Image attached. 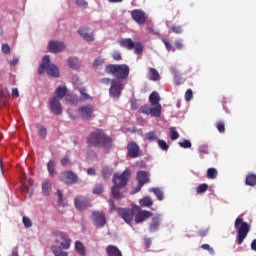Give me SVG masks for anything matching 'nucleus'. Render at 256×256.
Here are the masks:
<instances>
[{
    "label": "nucleus",
    "mask_w": 256,
    "mask_h": 256,
    "mask_svg": "<svg viewBox=\"0 0 256 256\" xmlns=\"http://www.w3.org/2000/svg\"><path fill=\"white\" fill-rule=\"evenodd\" d=\"M256 184V175H248L246 177V185H250L251 187H253V185Z\"/></svg>",
    "instance_id": "58836bf2"
},
{
    "label": "nucleus",
    "mask_w": 256,
    "mask_h": 256,
    "mask_svg": "<svg viewBox=\"0 0 256 256\" xmlns=\"http://www.w3.org/2000/svg\"><path fill=\"white\" fill-rule=\"evenodd\" d=\"M18 63H19V58H13V60L9 62V65H11L12 67H15V65H17Z\"/></svg>",
    "instance_id": "680f3d73"
},
{
    "label": "nucleus",
    "mask_w": 256,
    "mask_h": 256,
    "mask_svg": "<svg viewBox=\"0 0 256 256\" xmlns=\"http://www.w3.org/2000/svg\"><path fill=\"white\" fill-rule=\"evenodd\" d=\"M150 192L154 193L159 201H163V199H165V196H163V191L159 188H151Z\"/></svg>",
    "instance_id": "2f4dec72"
},
{
    "label": "nucleus",
    "mask_w": 256,
    "mask_h": 256,
    "mask_svg": "<svg viewBox=\"0 0 256 256\" xmlns=\"http://www.w3.org/2000/svg\"><path fill=\"white\" fill-rule=\"evenodd\" d=\"M12 97H19V90L17 88L12 89Z\"/></svg>",
    "instance_id": "e2e57ef3"
},
{
    "label": "nucleus",
    "mask_w": 256,
    "mask_h": 256,
    "mask_svg": "<svg viewBox=\"0 0 256 256\" xmlns=\"http://www.w3.org/2000/svg\"><path fill=\"white\" fill-rule=\"evenodd\" d=\"M105 72L116 77L118 81H121V79H127L129 77V66L127 64H110L105 67Z\"/></svg>",
    "instance_id": "7ed1b4c3"
},
{
    "label": "nucleus",
    "mask_w": 256,
    "mask_h": 256,
    "mask_svg": "<svg viewBox=\"0 0 256 256\" xmlns=\"http://www.w3.org/2000/svg\"><path fill=\"white\" fill-rule=\"evenodd\" d=\"M95 195H101L103 193V186L101 184H97L93 190Z\"/></svg>",
    "instance_id": "de8ad7c7"
},
{
    "label": "nucleus",
    "mask_w": 256,
    "mask_h": 256,
    "mask_svg": "<svg viewBox=\"0 0 256 256\" xmlns=\"http://www.w3.org/2000/svg\"><path fill=\"white\" fill-rule=\"evenodd\" d=\"M72 85H74V87L76 89H79V91L82 95V99H91V96H89V94L85 93V89L81 88V80H79L78 77H73L72 78Z\"/></svg>",
    "instance_id": "aec40b11"
},
{
    "label": "nucleus",
    "mask_w": 256,
    "mask_h": 256,
    "mask_svg": "<svg viewBox=\"0 0 256 256\" xmlns=\"http://www.w3.org/2000/svg\"><path fill=\"white\" fill-rule=\"evenodd\" d=\"M100 82L104 83L105 85H109L111 83L109 93L110 97L114 99L121 96V92L125 88V84H123L122 80H112L109 78H103Z\"/></svg>",
    "instance_id": "39448f33"
},
{
    "label": "nucleus",
    "mask_w": 256,
    "mask_h": 256,
    "mask_svg": "<svg viewBox=\"0 0 256 256\" xmlns=\"http://www.w3.org/2000/svg\"><path fill=\"white\" fill-rule=\"evenodd\" d=\"M201 248L208 251L210 253V255H215V250H213V248H211V246H209V244H203L201 246Z\"/></svg>",
    "instance_id": "603ef678"
},
{
    "label": "nucleus",
    "mask_w": 256,
    "mask_h": 256,
    "mask_svg": "<svg viewBox=\"0 0 256 256\" xmlns=\"http://www.w3.org/2000/svg\"><path fill=\"white\" fill-rule=\"evenodd\" d=\"M179 145L183 148V149H190L191 147V141L189 140H184L182 142H179Z\"/></svg>",
    "instance_id": "09e8293b"
},
{
    "label": "nucleus",
    "mask_w": 256,
    "mask_h": 256,
    "mask_svg": "<svg viewBox=\"0 0 256 256\" xmlns=\"http://www.w3.org/2000/svg\"><path fill=\"white\" fill-rule=\"evenodd\" d=\"M61 165H63V167H66V165H69V158L67 157L62 158Z\"/></svg>",
    "instance_id": "052dcab7"
},
{
    "label": "nucleus",
    "mask_w": 256,
    "mask_h": 256,
    "mask_svg": "<svg viewBox=\"0 0 256 256\" xmlns=\"http://www.w3.org/2000/svg\"><path fill=\"white\" fill-rule=\"evenodd\" d=\"M132 211L133 213H136L135 223H143V221H147V219L153 215V213L149 211L141 210V207L139 206H134Z\"/></svg>",
    "instance_id": "6e6552de"
},
{
    "label": "nucleus",
    "mask_w": 256,
    "mask_h": 256,
    "mask_svg": "<svg viewBox=\"0 0 256 256\" xmlns=\"http://www.w3.org/2000/svg\"><path fill=\"white\" fill-rule=\"evenodd\" d=\"M67 95V87L66 86H58L55 90V96L59 100L63 99Z\"/></svg>",
    "instance_id": "a878e982"
},
{
    "label": "nucleus",
    "mask_w": 256,
    "mask_h": 256,
    "mask_svg": "<svg viewBox=\"0 0 256 256\" xmlns=\"http://www.w3.org/2000/svg\"><path fill=\"white\" fill-rule=\"evenodd\" d=\"M158 138H159V136H157V132H155V131L148 132L146 134L147 141H157Z\"/></svg>",
    "instance_id": "ea45409f"
},
{
    "label": "nucleus",
    "mask_w": 256,
    "mask_h": 256,
    "mask_svg": "<svg viewBox=\"0 0 256 256\" xmlns=\"http://www.w3.org/2000/svg\"><path fill=\"white\" fill-rule=\"evenodd\" d=\"M169 131H170V139L172 141H177V139H179V132H177V128L170 127Z\"/></svg>",
    "instance_id": "473e14b6"
},
{
    "label": "nucleus",
    "mask_w": 256,
    "mask_h": 256,
    "mask_svg": "<svg viewBox=\"0 0 256 256\" xmlns=\"http://www.w3.org/2000/svg\"><path fill=\"white\" fill-rule=\"evenodd\" d=\"M48 51L50 53H61L65 51V43L61 41H50L48 44Z\"/></svg>",
    "instance_id": "f8f14e48"
},
{
    "label": "nucleus",
    "mask_w": 256,
    "mask_h": 256,
    "mask_svg": "<svg viewBox=\"0 0 256 256\" xmlns=\"http://www.w3.org/2000/svg\"><path fill=\"white\" fill-rule=\"evenodd\" d=\"M235 229L238 233V245H241L249 233V224L244 222L243 219L237 218L235 221Z\"/></svg>",
    "instance_id": "423d86ee"
},
{
    "label": "nucleus",
    "mask_w": 256,
    "mask_h": 256,
    "mask_svg": "<svg viewBox=\"0 0 256 256\" xmlns=\"http://www.w3.org/2000/svg\"><path fill=\"white\" fill-rule=\"evenodd\" d=\"M112 57H113V59H114L115 61H121V53H119V52H114V53L112 54Z\"/></svg>",
    "instance_id": "4d7b16f0"
},
{
    "label": "nucleus",
    "mask_w": 256,
    "mask_h": 256,
    "mask_svg": "<svg viewBox=\"0 0 256 256\" xmlns=\"http://www.w3.org/2000/svg\"><path fill=\"white\" fill-rule=\"evenodd\" d=\"M164 45L166 46L167 51H175V48L169 44L166 40H163Z\"/></svg>",
    "instance_id": "13d9d810"
},
{
    "label": "nucleus",
    "mask_w": 256,
    "mask_h": 256,
    "mask_svg": "<svg viewBox=\"0 0 256 256\" xmlns=\"http://www.w3.org/2000/svg\"><path fill=\"white\" fill-rule=\"evenodd\" d=\"M175 47L177 49H183V42H181V40H178L175 42Z\"/></svg>",
    "instance_id": "0e129e2a"
},
{
    "label": "nucleus",
    "mask_w": 256,
    "mask_h": 256,
    "mask_svg": "<svg viewBox=\"0 0 256 256\" xmlns=\"http://www.w3.org/2000/svg\"><path fill=\"white\" fill-rule=\"evenodd\" d=\"M51 63V58L46 55L42 58V64L38 68V73H46L50 77H59V67H57L55 64H49Z\"/></svg>",
    "instance_id": "20e7f679"
},
{
    "label": "nucleus",
    "mask_w": 256,
    "mask_h": 256,
    "mask_svg": "<svg viewBox=\"0 0 256 256\" xmlns=\"http://www.w3.org/2000/svg\"><path fill=\"white\" fill-rule=\"evenodd\" d=\"M87 143L93 147H102L107 151V149H111L113 140H111V137L105 134V131L95 130L94 132H91L87 137Z\"/></svg>",
    "instance_id": "f257e3e1"
},
{
    "label": "nucleus",
    "mask_w": 256,
    "mask_h": 256,
    "mask_svg": "<svg viewBox=\"0 0 256 256\" xmlns=\"http://www.w3.org/2000/svg\"><path fill=\"white\" fill-rule=\"evenodd\" d=\"M137 181H138V186L136 187L135 191L132 193H139L141 191V187L145 185V183H149V174L145 171H139L137 173Z\"/></svg>",
    "instance_id": "1a4fd4ad"
},
{
    "label": "nucleus",
    "mask_w": 256,
    "mask_h": 256,
    "mask_svg": "<svg viewBox=\"0 0 256 256\" xmlns=\"http://www.w3.org/2000/svg\"><path fill=\"white\" fill-rule=\"evenodd\" d=\"M60 101L57 96H53L49 101L51 111L54 115H61V113H63V106H61Z\"/></svg>",
    "instance_id": "9d476101"
},
{
    "label": "nucleus",
    "mask_w": 256,
    "mask_h": 256,
    "mask_svg": "<svg viewBox=\"0 0 256 256\" xmlns=\"http://www.w3.org/2000/svg\"><path fill=\"white\" fill-rule=\"evenodd\" d=\"M128 150V157L131 159H136V157H139V146L135 142H131L127 146Z\"/></svg>",
    "instance_id": "f3484780"
},
{
    "label": "nucleus",
    "mask_w": 256,
    "mask_h": 256,
    "mask_svg": "<svg viewBox=\"0 0 256 256\" xmlns=\"http://www.w3.org/2000/svg\"><path fill=\"white\" fill-rule=\"evenodd\" d=\"M158 146L160 147V149H162V151H167V149H169V145H167V142H165V140H158Z\"/></svg>",
    "instance_id": "c03bdc74"
},
{
    "label": "nucleus",
    "mask_w": 256,
    "mask_h": 256,
    "mask_svg": "<svg viewBox=\"0 0 256 256\" xmlns=\"http://www.w3.org/2000/svg\"><path fill=\"white\" fill-rule=\"evenodd\" d=\"M22 223H23L24 227H26V229H29L30 227H33V222L27 216H24L22 218Z\"/></svg>",
    "instance_id": "a19ab883"
},
{
    "label": "nucleus",
    "mask_w": 256,
    "mask_h": 256,
    "mask_svg": "<svg viewBox=\"0 0 256 256\" xmlns=\"http://www.w3.org/2000/svg\"><path fill=\"white\" fill-rule=\"evenodd\" d=\"M209 189V186L207 184H201L196 188L197 193H205Z\"/></svg>",
    "instance_id": "a18cd8bd"
},
{
    "label": "nucleus",
    "mask_w": 256,
    "mask_h": 256,
    "mask_svg": "<svg viewBox=\"0 0 256 256\" xmlns=\"http://www.w3.org/2000/svg\"><path fill=\"white\" fill-rule=\"evenodd\" d=\"M57 237L61 239L62 242H60L61 249H69L71 247V239H69V236L63 232H58Z\"/></svg>",
    "instance_id": "a211bd4d"
},
{
    "label": "nucleus",
    "mask_w": 256,
    "mask_h": 256,
    "mask_svg": "<svg viewBox=\"0 0 256 256\" xmlns=\"http://www.w3.org/2000/svg\"><path fill=\"white\" fill-rule=\"evenodd\" d=\"M139 203L141 207H151V205H153V200L151 199V197L146 196L140 199Z\"/></svg>",
    "instance_id": "c756f323"
},
{
    "label": "nucleus",
    "mask_w": 256,
    "mask_h": 256,
    "mask_svg": "<svg viewBox=\"0 0 256 256\" xmlns=\"http://www.w3.org/2000/svg\"><path fill=\"white\" fill-rule=\"evenodd\" d=\"M161 104H152L150 108V115L152 117H161Z\"/></svg>",
    "instance_id": "bb28decb"
},
{
    "label": "nucleus",
    "mask_w": 256,
    "mask_h": 256,
    "mask_svg": "<svg viewBox=\"0 0 256 256\" xmlns=\"http://www.w3.org/2000/svg\"><path fill=\"white\" fill-rule=\"evenodd\" d=\"M148 76L150 81H159L160 79L159 72L154 68L149 69Z\"/></svg>",
    "instance_id": "c85d7f7f"
},
{
    "label": "nucleus",
    "mask_w": 256,
    "mask_h": 256,
    "mask_svg": "<svg viewBox=\"0 0 256 256\" xmlns=\"http://www.w3.org/2000/svg\"><path fill=\"white\" fill-rule=\"evenodd\" d=\"M9 97V90L7 88L0 89V105H7Z\"/></svg>",
    "instance_id": "b1692460"
},
{
    "label": "nucleus",
    "mask_w": 256,
    "mask_h": 256,
    "mask_svg": "<svg viewBox=\"0 0 256 256\" xmlns=\"http://www.w3.org/2000/svg\"><path fill=\"white\" fill-rule=\"evenodd\" d=\"M185 99L186 101H191L193 99V90L188 89L185 93Z\"/></svg>",
    "instance_id": "864d4df0"
},
{
    "label": "nucleus",
    "mask_w": 256,
    "mask_h": 256,
    "mask_svg": "<svg viewBox=\"0 0 256 256\" xmlns=\"http://www.w3.org/2000/svg\"><path fill=\"white\" fill-rule=\"evenodd\" d=\"M161 225V216H154L152 218V222L149 226V229L152 233H155V231L159 230V226Z\"/></svg>",
    "instance_id": "5701e85b"
},
{
    "label": "nucleus",
    "mask_w": 256,
    "mask_h": 256,
    "mask_svg": "<svg viewBox=\"0 0 256 256\" xmlns=\"http://www.w3.org/2000/svg\"><path fill=\"white\" fill-rule=\"evenodd\" d=\"M75 251L81 256H85V246L80 241H76L75 243Z\"/></svg>",
    "instance_id": "7c9ffc66"
},
{
    "label": "nucleus",
    "mask_w": 256,
    "mask_h": 256,
    "mask_svg": "<svg viewBox=\"0 0 256 256\" xmlns=\"http://www.w3.org/2000/svg\"><path fill=\"white\" fill-rule=\"evenodd\" d=\"M216 127L220 133H225V124L223 122H218Z\"/></svg>",
    "instance_id": "5fc2aeb1"
},
{
    "label": "nucleus",
    "mask_w": 256,
    "mask_h": 256,
    "mask_svg": "<svg viewBox=\"0 0 256 256\" xmlns=\"http://www.w3.org/2000/svg\"><path fill=\"white\" fill-rule=\"evenodd\" d=\"M217 175H218L217 169L209 168L207 170V177H208V179H217Z\"/></svg>",
    "instance_id": "e433bc0d"
},
{
    "label": "nucleus",
    "mask_w": 256,
    "mask_h": 256,
    "mask_svg": "<svg viewBox=\"0 0 256 256\" xmlns=\"http://www.w3.org/2000/svg\"><path fill=\"white\" fill-rule=\"evenodd\" d=\"M140 112L144 113L145 115H151V107H149V105H144L140 108Z\"/></svg>",
    "instance_id": "49530a36"
},
{
    "label": "nucleus",
    "mask_w": 256,
    "mask_h": 256,
    "mask_svg": "<svg viewBox=\"0 0 256 256\" xmlns=\"http://www.w3.org/2000/svg\"><path fill=\"white\" fill-rule=\"evenodd\" d=\"M171 72L174 74L175 82L177 83V85H179V82H177V71L175 70V68L172 67Z\"/></svg>",
    "instance_id": "338daca9"
},
{
    "label": "nucleus",
    "mask_w": 256,
    "mask_h": 256,
    "mask_svg": "<svg viewBox=\"0 0 256 256\" xmlns=\"http://www.w3.org/2000/svg\"><path fill=\"white\" fill-rule=\"evenodd\" d=\"M38 135L42 138L45 139L47 137V129L43 126H38Z\"/></svg>",
    "instance_id": "37998d69"
},
{
    "label": "nucleus",
    "mask_w": 256,
    "mask_h": 256,
    "mask_svg": "<svg viewBox=\"0 0 256 256\" xmlns=\"http://www.w3.org/2000/svg\"><path fill=\"white\" fill-rule=\"evenodd\" d=\"M61 179L64 183L71 185L73 183H77V174L73 173L72 171H66L62 173Z\"/></svg>",
    "instance_id": "2eb2a0df"
},
{
    "label": "nucleus",
    "mask_w": 256,
    "mask_h": 256,
    "mask_svg": "<svg viewBox=\"0 0 256 256\" xmlns=\"http://www.w3.org/2000/svg\"><path fill=\"white\" fill-rule=\"evenodd\" d=\"M92 220L95 223L96 227H104L107 220L105 219V214L101 212H93L92 213Z\"/></svg>",
    "instance_id": "ddd939ff"
},
{
    "label": "nucleus",
    "mask_w": 256,
    "mask_h": 256,
    "mask_svg": "<svg viewBox=\"0 0 256 256\" xmlns=\"http://www.w3.org/2000/svg\"><path fill=\"white\" fill-rule=\"evenodd\" d=\"M95 108L92 105H84L78 108V113L82 119H91L93 117V113Z\"/></svg>",
    "instance_id": "9b49d317"
},
{
    "label": "nucleus",
    "mask_w": 256,
    "mask_h": 256,
    "mask_svg": "<svg viewBox=\"0 0 256 256\" xmlns=\"http://www.w3.org/2000/svg\"><path fill=\"white\" fill-rule=\"evenodd\" d=\"M10 51H11V48L7 44H2V53H5V55H8Z\"/></svg>",
    "instance_id": "6e6d98bb"
},
{
    "label": "nucleus",
    "mask_w": 256,
    "mask_h": 256,
    "mask_svg": "<svg viewBox=\"0 0 256 256\" xmlns=\"http://www.w3.org/2000/svg\"><path fill=\"white\" fill-rule=\"evenodd\" d=\"M76 4L79 7H87V2L85 0H76Z\"/></svg>",
    "instance_id": "bf43d9fd"
},
{
    "label": "nucleus",
    "mask_w": 256,
    "mask_h": 256,
    "mask_svg": "<svg viewBox=\"0 0 256 256\" xmlns=\"http://www.w3.org/2000/svg\"><path fill=\"white\" fill-rule=\"evenodd\" d=\"M129 177H131V171L129 169H126L122 174H114L113 178V187H112V197L114 199H121L123 197V194L121 193V189L127 185V181L129 180Z\"/></svg>",
    "instance_id": "f03ea898"
},
{
    "label": "nucleus",
    "mask_w": 256,
    "mask_h": 256,
    "mask_svg": "<svg viewBox=\"0 0 256 256\" xmlns=\"http://www.w3.org/2000/svg\"><path fill=\"white\" fill-rule=\"evenodd\" d=\"M119 43L120 47H124V49H128L129 51L134 49L136 55L143 53V44H141V42H134L131 38H125L120 40Z\"/></svg>",
    "instance_id": "0eeeda50"
},
{
    "label": "nucleus",
    "mask_w": 256,
    "mask_h": 256,
    "mask_svg": "<svg viewBox=\"0 0 256 256\" xmlns=\"http://www.w3.org/2000/svg\"><path fill=\"white\" fill-rule=\"evenodd\" d=\"M66 101H69L70 103H79V99L77 98V96H71V95H67L66 96Z\"/></svg>",
    "instance_id": "3c124183"
},
{
    "label": "nucleus",
    "mask_w": 256,
    "mask_h": 256,
    "mask_svg": "<svg viewBox=\"0 0 256 256\" xmlns=\"http://www.w3.org/2000/svg\"><path fill=\"white\" fill-rule=\"evenodd\" d=\"M172 31L173 33H181L183 30L181 29V27H172Z\"/></svg>",
    "instance_id": "69168bd1"
},
{
    "label": "nucleus",
    "mask_w": 256,
    "mask_h": 256,
    "mask_svg": "<svg viewBox=\"0 0 256 256\" xmlns=\"http://www.w3.org/2000/svg\"><path fill=\"white\" fill-rule=\"evenodd\" d=\"M74 204L78 211H83V209L89 207V200H87V198L78 197L74 200Z\"/></svg>",
    "instance_id": "6ab92c4d"
},
{
    "label": "nucleus",
    "mask_w": 256,
    "mask_h": 256,
    "mask_svg": "<svg viewBox=\"0 0 256 256\" xmlns=\"http://www.w3.org/2000/svg\"><path fill=\"white\" fill-rule=\"evenodd\" d=\"M251 249H252V251H256V239L252 241Z\"/></svg>",
    "instance_id": "774afa93"
},
{
    "label": "nucleus",
    "mask_w": 256,
    "mask_h": 256,
    "mask_svg": "<svg viewBox=\"0 0 256 256\" xmlns=\"http://www.w3.org/2000/svg\"><path fill=\"white\" fill-rule=\"evenodd\" d=\"M57 165V163L55 162V160H50L47 163V169L48 172L50 173V175H55V166Z\"/></svg>",
    "instance_id": "f704fd0d"
},
{
    "label": "nucleus",
    "mask_w": 256,
    "mask_h": 256,
    "mask_svg": "<svg viewBox=\"0 0 256 256\" xmlns=\"http://www.w3.org/2000/svg\"><path fill=\"white\" fill-rule=\"evenodd\" d=\"M68 65L71 69H79V60L77 58L68 59Z\"/></svg>",
    "instance_id": "72a5a7b5"
},
{
    "label": "nucleus",
    "mask_w": 256,
    "mask_h": 256,
    "mask_svg": "<svg viewBox=\"0 0 256 256\" xmlns=\"http://www.w3.org/2000/svg\"><path fill=\"white\" fill-rule=\"evenodd\" d=\"M106 253L108 256H123V253H121V250H119L117 246H113V245L107 246Z\"/></svg>",
    "instance_id": "393cba45"
},
{
    "label": "nucleus",
    "mask_w": 256,
    "mask_h": 256,
    "mask_svg": "<svg viewBox=\"0 0 256 256\" xmlns=\"http://www.w3.org/2000/svg\"><path fill=\"white\" fill-rule=\"evenodd\" d=\"M131 15L134 21H136V23H138L139 25H143L145 24V21H147V18L145 17V12L141 10H134L131 12Z\"/></svg>",
    "instance_id": "dca6fc26"
},
{
    "label": "nucleus",
    "mask_w": 256,
    "mask_h": 256,
    "mask_svg": "<svg viewBox=\"0 0 256 256\" xmlns=\"http://www.w3.org/2000/svg\"><path fill=\"white\" fill-rule=\"evenodd\" d=\"M22 193H25L26 197L33 195V184L27 179V176H23L22 180Z\"/></svg>",
    "instance_id": "4468645a"
},
{
    "label": "nucleus",
    "mask_w": 256,
    "mask_h": 256,
    "mask_svg": "<svg viewBox=\"0 0 256 256\" xmlns=\"http://www.w3.org/2000/svg\"><path fill=\"white\" fill-rule=\"evenodd\" d=\"M118 213L126 223H131V221H133V212H131V210L121 208L118 210Z\"/></svg>",
    "instance_id": "412c9836"
},
{
    "label": "nucleus",
    "mask_w": 256,
    "mask_h": 256,
    "mask_svg": "<svg viewBox=\"0 0 256 256\" xmlns=\"http://www.w3.org/2000/svg\"><path fill=\"white\" fill-rule=\"evenodd\" d=\"M149 101L151 105H161L159 101H161V98L159 97V93L154 91L149 96Z\"/></svg>",
    "instance_id": "cd10ccee"
},
{
    "label": "nucleus",
    "mask_w": 256,
    "mask_h": 256,
    "mask_svg": "<svg viewBox=\"0 0 256 256\" xmlns=\"http://www.w3.org/2000/svg\"><path fill=\"white\" fill-rule=\"evenodd\" d=\"M198 151L200 153V157H203V155H207V153H209V147L207 145H201Z\"/></svg>",
    "instance_id": "79ce46f5"
},
{
    "label": "nucleus",
    "mask_w": 256,
    "mask_h": 256,
    "mask_svg": "<svg viewBox=\"0 0 256 256\" xmlns=\"http://www.w3.org/2000/svg\"><path fill=\"white\" fill-rule=\"evenodd\" d=\"M52 252L55 256H67V252L63 251L61 248H57L55 246L52 247Z\"/></svg>",
    "instance_id": "4c0bfd02"
},
{
    "label": "nucleus",
    "mask_w": 256,
    "mask_h": 256,
    "mask_svg": "<svg viewBox=\"0 0 256 256\" xmlns=\"http://www.w3.org/2000/svg\"><path fill=\"white\" fill-rule=\"evenodd\" d=\"M51 189V182L49 181H45L43 184H42V193L43 195H49V191Z\"/></svg>",
    "instance_id": "c9c22d12"
},
{
    "label": "nucleus",
    "mask_w": 256,
    "mask_h": 256,
    "mask_svg": "<svg viewBox=\"0 0 256 256\" xmlns=\"http://www.w3.org/2000/svg\"><path fill=\"white\" fill-rule=\"evenodd\" d=\"M79 35H81L82 39L84 41H94L95 38L93 37V34L89 33V28L82 27L78 30Z\"/></svg>",
    "instance_id": "4be33fe9"
},
{
    "label": "nucleus",
    "mask_w": 256,
    "mask_h": 256,
    "mask_svg": "<svg viewBox=\"0 0 256 256\" xmlns=\"http://www.w3.org/2000/svg\"><path fill=\"white\" fill-rule=\"evenodd\" d=\"M105 63V59L99 57L96 60H94L93 67H101Z\"/></svg>",
    "instance_id": "8fccbe9b"
}]
</instances>
